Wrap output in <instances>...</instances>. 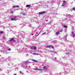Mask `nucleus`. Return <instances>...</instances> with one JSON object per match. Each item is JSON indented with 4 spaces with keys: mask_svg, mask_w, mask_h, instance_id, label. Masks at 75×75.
Here are the masks:
<instances>
[{
    "mask_svg": "<svg viewBox=\"0 0 75 75\" xmlns=\"http://www.w3.org/2000/svg\"><path fill=\"white\" fill-rule=\"evenodd\" d=\"M51 3H54V1H51Z\"/></svg>",
    "mask_w": 75,
    "mask_h": 75,
    "instance_id": "7c9ffc66",
    "label": "nucleus"
},
{
    "mask_svg": "<svg viewBox=\"0 0 75 75\" xmlns=\"http://www.w3.org/2000/svg\"><path fill=\"white\" fill-rule=\"evenodd\" d=\"M6 61H7V59H6Z\"/></svg>",
    "mask_w": 75,
    "mask_h": 75,
    "instance_id": "37998d69",
    "label": "nucleus"
},
{
    "mask_svg": "<svg viewBox=\"0 0 75 75\" xmlns=\"http://www.w3.org/2000/svg\"><path fill=\"white\" fill-rule=\"evenodd\" d=\"M51 9H52V10H55V8L54 7H52L51 8Z\"/></svg>",
    "mask_w": 75,
    "mask_h": 75,
    "instance_id": "ddd939ff",
    "label": "nucleus"
},
{
    "mask_svg": "<svg viewBox=\"0 0 75 75\" xmlns=\"http://www.w3.org/2000/svg\"><path fill=\"white\" fill-rule=\"evenodd\" d=\"M33 55H39V54L37 53H33Z\"/></svg>",
    "mask_w": 75,
    "mask_h": 75,
    "instance_id": "6ab92c4d",
    "label": "nucleus"
},
{
    "mask_svg": "<svg viewBox=\"0 0 75 75\" xmlns=\"http://www.w3.org/2000/svg\"><path fill=\"white\" fill-rule=\"evenodd\" d=\"M0 27H1V26H0Z\"/></svg>",
    "mask_w": 75,
    "mask_h": 75,
    "instance_id": "c03bdc74",
    "label": "nucleus"
},
{
    "mask_svg": "<svg viewBox=\"0 0 75 75\" xmlns=\"http://www.w3.org/2000/svg\"><path fill=\"white\" fill-rule=\"evenodd\" d=\"M47 12L46 11H42V12H40L39 13V14H44V13H46Z\"/></svg>",
    "mask_w": 75,
    "mask_h": 75,
    "instance_id": "20e7f679",
    "label": "nucleus"
},
{
    "mask_svg": "<svg viewBox=\"0 0 75 75\" xmlns=\"http://www.w3.org/2000/svg\"><path fill=\"white\" fill-rule=\"evenodd\" d=\"M8 51H10L11 50V49H10V48L8 49Z\"/></svg>",
    "mask_w": 75,
    "mask_h": 75,
    "instance_id": "393cba45",
    "label": "nucleus"
},
{
    "mask_svg": "<svg viewBox=\"0 0 75 75\" xmlns=\"http://www.w3.org/2000/svg\"><path fill=\"white\" fill-rule=\"evenodd\" d=\"M66 2V1H63V3H65Z\"/></svg>",
    "mask_w": 75,
    "mask_h": 75,
    "instance_id": "c756f323",
    "label": "nucleus"
},
{
    "mask_svg": "<svg viewBox=\"0 0 75 75\" xmlns=\"http://www.w3.org/2000/svg\"><path fill=\"white\" fill-rule=\"evenodd\" d=\"M69 53H66V54H67V55H69Z\"/></svg>",
    "mask_w": 75,
    "mask_h": 75,
    "instance_id": "cd10ccee",
    "label": "nucleus"
},
{
    "mask_svg": "<svg viewBox=\"0 0 75 75\" xmlns=\"http://www.w3.org/2000/svg\"><path fill=\"white\" fill-rule=\"evenodd\" d=\"M26 7H30V5H26Z\"/></svg>",
    "mask_w": 75,
    "mask_h": 75,
    "instance_id": "9b49d317",
    "label": "nucleus"
},
{
    "mask_svg": "<svg viewBox=\"0 0 75 75\" xmlns=\"http://www.w3.org/2000/svg\"><path fill=\"white\" fill-rule=\"evenodd\" d=\"M7 73H9V71H8V70H7Z\"/></svg>",
    "mask_w": 75,
    "mask_h": 75,
    "instance_id": "4c0bfd02",
    "label": "nucleus"
},
{
    "mask_svg": "<svg viewBox=\"0 0 75 75\" xmlns=\"http://www.w3.org/2000/svg\"><path fill=\"white\" fill-rule=\"evenodd\" d=\"M46 34V33L44 32L42 34V35H44V34Z\"/></svg>",
    "mask_w": 75,
    "mask_h": 75,
    "instance_id": "4be33fe9",
    "label": "nucleus"
},
{
    "mask_svg": "<svg viewBox=\"0 0 75 75\" xmlns=\"http://www.w3.org/2000/svg\"><path fill=\"white\" fill-rule=\"evenodd\" d=\"M30 48L31 50H35L37 49V47L35 46H31Z\"/></svg>",
    "mask_w": 75,
    "mask_h": 75,
    "instance_id": "f03ea898",
    "label": "nucleus"
},
{
    "mask_svg": "<svg viewBox=\"0 0 75 75\" xmlns=\"http://www.w3.org/2000/svg\"><path fill=\"white\" fill-rule=\"evenodd\" d=\"M11 14H13V11H12L11 12Z\"/></svg>",
    "mask_w": 75,
    "mask_h": 75,
    "instance_id": "c85d7f7f",
    "label": "nucleus"
},
{
    "mask_svg": "<svg viewBox=\"0 0 75 75\" xmlns=\"http://www.w3.org/2000/svg\"><path fill=\"white\" fill-rule=\"evenodd\" d=\"M1 0H0V1H1Z\"/></svg>",
    "mask_w": 75,
    "mask_h": 75,
    "instance_id": "49530a36",
    "label": "nucleus"
},
{
    "mask_svg": "<svg viewBox=\"0 0 75 75\" xmlns=\"http://www.w3.org/2000/svg\"><path fill=\"white\" fill-rule=\"evenodd\" d=\"M51 46H46L47 48H50Z\"/></svg>",
    "mask_w": 75,
    "mask_h": 75,
    "instance_id": "dca6fc26",
    "label": "nucleus"
},
{
    "mask_svg": "<svg viewBox=\"0 0 75 75\" xmlns=\"http://www.w3.org/2000/svg\"><path fill=\"white\" fill-rule=\"evenodd\" d=\"M52 52H53V53H55V52L54 51H52Z\"/></svg>",
    "mask_w": 75,
    "mask_h": 75,
    "instance_id": "473e14b6",
    "label": "nucleus"
},
{
    "mask_svg": "<svg viewBox=\"0 0 75 75\" xmlns=\"http://www.w3.org/2000/svg\"><path fill=\"white\" fill-rule=\"evenodd\" d=\"M74 0V1H75V0Z\"/></svg>",
    "mask_w": 75,
    "mask_h": 75,
    "instance_id": "a18cd8bd",
    "label": "nucleus"
},
{
    "mask_svg": "<svg viewBox=\"0 0 75 75\" xmlns=\"http://www.w3.org/2000/svg\"><path fill=\"white\" fill-rule=\"evenodd\" d=\"M2 71V69H0V71Z\"/></svg>",
    "mask_w": 75,
    "mask_h": 75,
    "instance_id": "58836bf2",
    "label": "nucleus"
},
{
    "mask_svg": "<svg viewBox=\"0 0 75 75\" xmlns=\"http://www.w3.org/2000/svg\"><path fill=\"white\" fill-rule=\"evenodd\" d=\"M39 4H40L39 5V6H38V7H46V8L48 7V6H42V3H41V2H40L39 3Z\"/></svg>",
    "mask_w": 75,
    "mask_h": 75,
    "instance_id": "f257e3e1",
    "label": "nucleus"
},
{
    "mask_svg": "<svg viewBox=\"0 0 75 75\" xmlns=\"http://www.w3.org/2000/svg\"><path fill=\"white\" fill-rule=\"evenodd\" d=\"M60 31H61V32H62V30H60Z\"/></svg>",
    "mask_w": 75,
    "mask_h": 75,
    "instance_id": "ea45409f",
    "label": "nucleus"
},
{
    "mask_svg": "<svg viewBox=\"0 0 75 75\" xmlns=\"http://www.w3.org/2000/svg\"><path fill=\"white\" fill-rule=\"evenodd\" d=\"M13 8H16V6H13Z\"/></svg>",
    "mask_w": 75,
    "mask_h": 75,
    "instance_id": "b1692460",
    "label": "nucleus"
},
{
    "mask_svg": "<svg viewBox=\"0 0 75 75\" xmlns=\"http://www.w3.org/2000/svg\"><path fill=\"white\" fill-rule=\"evenodd\" d=\"M14 41L13 38H12L11 39L9 40V41Z\"/></svg>",
    "mask_w": 75,
    "mask_h": 75,
    "instance_id": "6e6552de",
    "label": "nucleus"
},
{
    "mask_svg": "<svg viewBox=\"0 0 75 75\" xmlns=\"http://www.w3.org/2000/svg\"><path fill=\"white\" fill-rule=\"evenodd\" d=\"M73 37H75V34H73Z\"/></svg>",
    "mask_w": 75,
    "mask_h": 75,
    "instance_id": "bb28decb",
    "label": "nucleus"
},
{
    "mask_svg": "<svg viewBox=\"0 0 75 75\" xmlns=\"http://www.w3.org/2000/svg\"><path fill=\"white\" fill-rule=\"evenodd\" d=\"M20 73L21 74H23V73H22V72L21 71H20Z\"/></svg>",
    "mask_w": 75,
    "mask_h": 75,
    "instance_id": "5701e85b",
    "label": "nucleus"
},
{
    "mask_svg": "<svg viewBox=\"0 0 75 75\" xmlns=\"http://www.w3.org/2000/svg\"><path fill=\"white\" fill-rule=\"evenodd\" d=\"M3 33V31H0V34H2Z\"/></svg>",
    "mask_w": 75,
    "mask_h": 75,
    "instance_id": "f3484780",
    "label": "nucleus"
},
{
    "mask_svg": "<svg viewBox=\"0 0 75 75\" xmlns=\"http://www.w3.org/2000/svg\"><path fill=\"white\" fill-rule=\"evenodd\" d=\"M52 49H54V47H53V46L52 47Z\"/></svg>",
    "mask_w": 75,
    "mask_h": 75,
    "instance_id": "e433bc0d",
    "label": "nucleus"
},
{
    "mask_svg": "<svg viewBox=\"0 0 75 75\" xmlns=\"http://www.w3.org/2000/svg\"><path fill=\"white\" fill-rule=\"evenodd\" d=\"M17 75V74H14L13 75Z\"/></svg>",
    "mask_w": 75,
    "mask_h": 75,
    "instance_id": "f704fd0d",
    "label": "nucleus"
},
{
    "mask_svg": "<svg viewBox=\"0 0 75 75\" xmlns=\"http://www.w3.org/2000/svg\"><path fill=\"white\" fill-rule=\"evenodd\" d=\"M57 40H54L52 41V42L53 43H57Z\"/></svg>",
    "mask_w": 75,
    "mask_h": 75,
    "instance_id": "1a4fd4ad",
    "label": "nucleus"
},
{
    "mask_svg": "<svg viewBox=\"0 0 75 75\" xmlns=\"http://www.w3.org/2000/svg\"><path fill=\"white\" fill-rule=\"evenodd\" d=\"M33 69L37 71H42V69Z\"/></svg>",
    "mask_w": 75,
    "mask_h": 75,
    "instance_id": "39448f33",
    "label": "nucleus"
},
{
    "mask_svg": "<svg viewBox=\"0 0 75 75\" xmlns=\"http://www.w3.org/2000/svg\"><path fill=\"white\" fill-rule=\"evenodd\" d=\"M4 40H6V38H5L4 37Z\"/></svg>",
    "mask_w": 75,
    "mask_h": 75,
    "instance_id": "c9c22d12",
    "label": "nucleus"
},
{
    "mask_svg": "<svg viewBox=\"0 0 75 75\" xmlns=\"http://www.w3.org/2000/svg\"><path fill=\"white\" fill-rule=\"evenodd\" d=\"M16 7H18H18H19V6H16Z\"/></svg>",
    "mask_w": 75,
    "mask_h": 75,
    "instance_id": "a878e982",
    "label": "nucleus"
},
{
    "mask_svg": "<svg viewBox=\"0 0 75 75\" xmlns=\"http://www.w3.org/2000/svg\"><path fill=\"white\" fill-rule=\"evenodd\" d=\"M23 15H25V13H23Z\"/></svg>",
    "mask_w": 75,
    "mask_h": 75,
    "instance_id": "a19ab883",
    "label": "nucleus"
},
{
    "mask_svg": "<svg viewBox=\"0 0 75 75\" xmlns=\"http://www.w3.org/2000/svg\"><path fill=\"white\" fill-rule=\"evenodd\" d=\"M73 10H74V11H75V7H74L73 8Z\"/></svg>",
    "mask_w": 75,
    "mask_h": 75,
    "instance_id": "412c9836",
    "label": "nucleus"
},
{
    "mask_svg": "<svg viewBox=\"0 0 75 75\" xmlns=\"http://www.w3.org/2000/svg\"><path fill=\"white\" fill-rule=\"evenodd\" d=\"M67 36H68V35H65V36H64L65 40H67Z\"/></svg>",
    "mask_w": 75,
    "mask_h": 75,
    "instance_id": "0eeeda50",
    "label": "nucleus"
},
{
    "mask_svg": "<svg viewBox=\"0 0 75 75\" xmlns=\"http://www.w3.org/2000/svg\"><path fill=\"white\" fill-rule=\"evenodd\" d=\"M32 60L33 61H34L35 62H37V60H35L32 59Z\"/></svg>",
    "mask_w": 75,
    "mask_h": 75,
    "instance_id": "2eb2a0df",
    "label": "nucleus"
},
{
    "mask_svg": "<svg viewBox=\"0 0 75 75\" xmlns=\"http://www.w3.org/2000/svg\"><path fill=\"white\" fill-rule=\"evenodd\" d=\"M72 35H73V34H74V32H72Z\"/></svg>",
    "mask_w": 75,
    "mask_h": 75,
    "instance_id": "2f4dec72",
    "label": "nucleus"
},
{
    "mask_svg": "<svg viewBox=\"0 0 75 75\" xmlns=\"http://www.w3.org/2000/svg\"><path fill=\"white\" fill-rule=\"evenodd\" d=\"M59 34V32L57 31V32L56 33V35H58V34Z\"/></svg>",
    "mask_w": 75,
    "mask_h": 75,
    "instance_id": "423d86ee",
    "label": "nucleus"
},
{
    "mask_svg": "<svg viewBox=\"0 0 75 75\" xmlns=\"http://www.w3.org/2000/svg\"><path fill=\"white\" fill-rule=\"evenodd\" d=\"M54 59H55V60H57V57H55Z\"/></svg>",
    "mask_w": 75,
    "mask_h": 75,
    "instance_id": "72a5a7b5",
    "label": "nucleus"
},
{
    "mask_svg": "<svg viewBox=\"0 0 75 75\" xmlns=\"http://www.w3.org/2000/svg\"><path fill=\"white\" fill-rule=\"evenodd\" d=\"M31 62H26L25 63V65H27V63H31Z\"/></svg>",
    "mask_w": 75,
    "mask_h": 75,
    "instance_id": "f8f14e48",
    "label": "nucleus"
},
{
    "mask_svg": "<svg viewBox=\"0 0 75 75\" xmlns=\"http://www.w3.org/2000/svg\"><path fill=\"white\" fill-rule=\"evenodd\" d=\"M43 68H44V69H47V67H46L45 66L43 67Z\"/></svg>",
    "mask_w": 75,
    "mask_h": 75,
    "instance_id": "aec40b11",
    "label": "nucleus"
},
{
    "mask_svg": "<svg viewBox=\"0 0 75 75\" xmlns=\"http://www.w3.org/2000/svg\"><path fill=\"white\" fill-rule=\"evenodd\" d=\"M65 5V3H63L62 4V6H64Z\"/></svg>",
    "mask_w": 75,
    "mask_h": 75,
    "instance_id": "4468645a",
    "label": "nucleus"
},
{
    "mask_svg": "<svg viewBox=\"0 0 75 75\" xmlns=\"http://www.w3.org/2000/svg\"><path fill=\"white\" fill-rule=\"evenodd\" d=\"M14 42H16V40H14Z\"/></svg>",
    "mask_w": 75,
    "mask_h": 75,
    "instance_id": "79ce46f5",
    "label": "nucleus"
},
{
    "mask_svg": "<svg viewBox=\"0 0 75 75\" xmlns=\"http://www.w3.org/2000/svg\"><path fill=\"white\" fill-rule=\"evenodd\" d=\"M18 16H15L14 17V18H11V20H15V21L16 18H18Z\"/></svg>",
    "mask_w": 75,
    "mask_h": 75,
    "instance_id": "7ed1b4c3",
    "label": "nucleus"
},
{
    "mask_svg": "<svg viewBox=\"0 0 75 75\" xmlns=\"http://www.w3.org/2000/svg\"><path fill=\"white\" fill-rule=\"evenodd\" d=\"M51 2L49 1H47L46 2V4H50V3Z\"/></svg>",
    "mask_w": 75,
    "mask_h": 75,
    "instance_id": "9d476101",
    "label": "nucleus"
},
{
    "mask_svg": "<svg viewBox=\"0 0 75 75\" xmlns=\"http://www.w3.org/2000/svg\"><path fill=\"white\" fill-rule=\"evenodd\" d=\"M63 26L64 27V28H67V26L64 25H63Z\"/></svg>",
    "mask_w": 75,
    "mask_h": 75,
    "instance_id": "a211bd4d",
    "label": "nucleus"
}]
</instances>
